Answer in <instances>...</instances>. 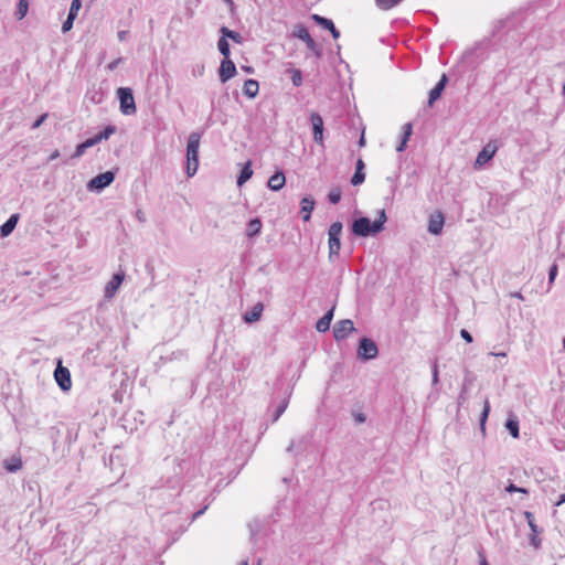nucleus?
Masks as SVG:
<instances>
[{
    "instance_id": "nucleus-30",
    "label": "nucleus",
    "mask_w": 565,
    "mask_h": 565,
    "mask_svg": "<svg viewBox=\"0 0 565 565\" xmlns=\"http://www.w3.org/2000/svg\"><path fill=\"white\" fill-rule=\"evenodd\" d=\"M29 10V1L28 0H20L17 8V19L22 20Z\"/></svg>"
},
{
    "instance_id": "nucleus-33",
    "label": "nucleus",
    "mask_w": 565,
    "mask_h": 565,
    "mask_svg": "<svg viewBox=\"0 0 565 565\" xmlns=\"http://www.w3.org/2000/svg\"><path fill=\"white\" fill-rule=\"evenodd\" d=\"M289 73H290L292 84L297 87L300 86L302 84L301 71L297 70V68H292L289 71Z\"/></svg>"
},
{
    "instance_id": "nucleus-37",
    "label": "nucleus",
    "mask_w": 565,
    "mask_h": 565,
    "mask_svg": "<svg viewBox=\"0 0 565 565\" xmlns=\"http://www.w3.org/2000/svg\"><path fill=\"white\" fill-rule=\"evenodd\" d=\"M328 199L330 203L337 204L341 200V191L339 189H333L329 192Z\"/></svg>"
},
{
    "instance_id": "nucleus-7",
    "label": "nucleus",
    "mask_w": 565,
    "mask_h": 565,
    "mask_svg": "<svg viewBox=\"0 0 565 565\" xmlns=\"http://www.w3.org/2000/svg\"><path fill=\"white\" fill-rule=\"evenodd\" d=\"M358 353L364 360L374 359L379 353L377 345L373 340L364 338L360 341Z\"/></svg>"
},
{
    "instance_id": "nucleus-36",
    "label": "nucleus",
    "mask_w": 565,
    "mask_h": 565,
    "mask_svg": "<svg viewBox=\"0 0 565 565\" xmlns=\"http://www.w3.org/2000/svg\"><path fill=\"white\" fill-rule=\"evenodd\" d=\"M81 8H82L81 0H72L68 15L76 18Z\"/></svg>"
},
{
    "instance_id": "nucleus-6",
    "label": "nucleus",
    "mask_w": 565,
    "mask_h": 565,
    "mask_svg": "<svg viewBox=\"0 0 565 565\" xmlns=\"http://www.w3.org/2000/svg\"><path fill=\"white\" fill-rule=\"evenodd\" d=\"M54 377L63 391H68L72 387L71 372L67 367L63 366L61 362H58L54 371Z\"/></svg>"
},
{
    "instance_id": "nucleus-43",
    "label": "nucleus",
    "mask_w": 565,
    "mask_h": 565,
    "mask_svg": "<svg viewBox=\"0 0 565 565\" xmlns=\"http://www.w3.org/2000/svg\"><path fill=\"white\" fill-rule=\"evenodd\" d=\"M46 118H47V114H43L38 120L34 121V124L32 125V128L33 129L39 128Z\"/></svg>"
},
{
    "instance_id": "nucleus-52",
    "label": "nucleus",
    "mask_w": 565,
    "mask_h": 565,
    "mask_svg": "<svg viewBox=\"0 0 565 565\" xmlns=\"http://www.w3.org/2000/svg\"><path fill=\"white\" fill-rule=\"evenodd\" d=\"M358 420H359V422H363V420H364V418H363L362 416H358Z\"/></svg>"
},
{
    "instance_id": "nucleus-3",
    "label": "nucleus",
    "mask_w": 565,
    "mask_h": 565,
    "mask_svg": "<svg viewBox=\"0 0 565 565\" xmlns=\"http://www.w3.org/2000/svg\"><path fill=\"white\" fill-rule=\"evenodd\" d=\"M116 128L114 126H107L102 132L98 135L86 139L84 142L79 143L76 149L74 157H81L85 153L86 149L97 145L102 140L108 139L113 134H115Z\"/></svg>"
},
{
    "instance_id": "nucleus-35",
    "label": "nucleus",
    "mask_w": 565,
    "mask_h": 565,
    "mask_svg": "<svg viewBox=\"0 0 565 565\" xmlns=\"http://www.w3.org/2000/svg\"><path fill=\"white\" fill-rule=\"evenodd\" d=\"M489 413H490V403H489L488 399H486L484 404H483V409H482L481 418H480V425H481L482 429L484 428V424L487 422Z\"/></svg>"
},
{
    "instance_id": "nucleus-41",
    "label": "nucleus",
    "mask_w": 565,
    "mask_h": 565,
    "mask_svg": "<svg viewBox=\"0 0 565 565\" xmlns=\"http://www.w3.org/2000/svg\"><path fill=\"white\" fill-rule=\"evenodd\" d=\"M539 534H533L531 535V543L532 545L535 547V548H539L540 545H541V539L537 536Z\"/></svg>"
},
{
    "instance_id": "nucleus-48",
    "label": "nucleus",
    "mask_w": 565,
    "mask_h": 565,
    "mask_svg": "<svg viewBox=\"0 0 565 565\" xmlns=\"http://www.w3.org/2000/svg\"><path fill=\"white\" fill-rule=\"evenodd\" d=\"M60 156L58 151H54L52 154H51V158L50 159H56L57 157Z\"/></svg>"
},
{
    "instance_id": "nucleus-22",
    "label": "nucleus",
    "mask_w": 565,
    "mask_h": 565,
    "mask_svg": "<svg viewBox=\"0 0 565 565\" xmlns=\"http://www.w3.org/2000/svg\"><path fill=\"white\" fill-rule=\"evenodd\" d=\"M301 213L303 221H309L311 216V212L315 207V201L311 198H303L300 202Z\"/></svg>"
},
{
    "instance_id": "nucleus-51",
    "label": "nucleus",
    "mask_w": 565,
    "mask_h": 565,
    "mask_svg": "<svg viewBox=\"0 0 565 565\" xmlns=\"http://www.w3.org/2000/svg\"><path fill=\"white\" fill-rule=\"evenodd\" d=\"M434 379H435V381H437V379H438V373H437V370H435V373H434Z\"/></svg>"
},
{
    "instance_id": "nucleus-54",
    "label": "nucleus",
    "mask_w": 565,
    "mask_h": 565,
    "mask_svg": "<svg viewBox=\"0 0 565 565\" xmlns=\"http://www.w3.org/2000/svg\"><path fill=\"white\" fill-rule=\"evenodd\" d=\"M241 565H248L247 562H243Z\"/></svg>"
},
{
    "instance_id": "nucleus-17",
    "label": "nucleus",
    "mask_w": 565,
    "mask_h": 565,
    "mask_svg": "<svg viewBox=\"0 0 565 565\" xmlns=\"http://www.w3.org/2000/svg\"><path fill=\"white\" fill-rule=\"evenodd\" d=\"M312 19L322 28L329 30L334 39H338L340 33L335 29L333 22L327 18L320 17L318 14H313Z\"/></svg>"
},
{
    "instance_id": "nucleus-42",
    "label": "nucleus",
    "mask_w": 565,
    "mask_h": 565,
    "mask_svg": "<svg viewBox=\"0 0 565 565\" xmlns=\"http://www.w3.org/2000/svg\"><path fill=\"white\" fill-rule=\"evenodd\" d=\"M460 335L463 340H466L468 343H471L472 342V335L466 330V329H462L460 331Z\"/></svg>"
},
{
    "instance_id": "nucleus-13",
    "label": "nucleus",
    "mask_w": 565,
    "mask_h": 565,
    "mask_svg": "<svg viewBox=\"0 0 565 565\" xmlns=\"http://www.w3.org/2000/svg\"><path fill=\"white\" fill-rule=\"evenodd\" d=\"M236 74V66L230 58H224L220 66V79L222 83H226L228 79L234 77Z\"/></svg>"
},
{
    "instance_id": "nucleus-10",
    "label": "nucleus",
    "mask_w": 565,
    "mask_h": 565,
    "mask_svg": "<svg viewBox=\"0 0 565 565\" xmlns=\"http://www.w3.org/2000/svg\"><path fill=\"white\" fill-rule=\"evenodd\" d=\"M497 150H498V147L494 142L487 143L482 148V150L479 152V154L476 159V162H475V167L480 168L483 164H486L488 161H490L494 157Z\"/></svg>"
},
{
    "instance_id": "nucleus-49",
    "label": "nucleus",
    "mask_w": 565,
    "mask_h": 565,
    "mask_svg": "<svg viewBox=\"0 0 565 565\" xmlns=\"http://www.w3.org/2000/svg\"><path fill=\"white\" fill-rule=\"evenodd\" d=\"M364 143H365V139H364V136L362 135L360 138V141H359V145L362 147V146H364Z\"/></svg>"
},
{
    "instance_id": "nucleus-25",
    "label": "nucleus",
    "mask_w": 565,
    "mask_h": 565,
    "mask_svg": "<svg viewBox=\"0 0 565 565\" xmlns=\"http://www.w3.org/2000/svg\"><path fill=\"white\" fill-rule=\"evenodd\" d=\"M262 312H263V305L257 303L254 306V308L250 311L245 313L244 319L246 322H249V323L255 322L260 318Z\"/></svg>"
},
{
    "instance_id": "nucleus-9",
    "label": "nucleus",
    "mask_w": 565,
    "mask_h": 565,
    "mask_svg": "<svg viewBox=\"0 0 565 565\" xmlns=\"http://www.w3.org/2000/svg\"><path fill=\"white\" fill-rule=\"evenodd\" d=\"M353 331L354 324L350 319L340 320L333 327V334L335 340H343Z\"/></svg>"
},
{
    "instance_id": "nucleus-26",
    "label": "nucleus",
    "mask_w": 565,
    "mask_h": 565,
    "mask_svg": "<svg viewBox=\"0 0 565 565\" xmlns=\"http://www.w3.org/2000/svg\"><path fill=\"white\" fill-rule=\"evenodd\" d=\"M412 132H413V127H412V124H405L403 126V138H402V141L399 143V146H397L396 150L397 151H403L407 145V141L408 139L411 138L412 136Z\"/></svg>"
},
{
    "instance_id": "nucleus-11",
    "label": "nucleus",
    "mask_w": 565,
    "mask_h": 565,
    "mask_svg": "<svg viewBox=\"0 0 565 565\" xmlns=\"http://www.w3.org/2000/svg\"><path fill=\"white\" fill-rule=\"evenodd\" d=\"M310 121L313 129V139L316 142L322 145L323 143V119L322 117L316 113L312 111L310 114Z\"/></svg>"
},
{
    "instance_id": "nucleus-19",
    "label": "nucleus",
    "mask_w": 565,
    "mask_h": 565,
    "mask_svg": "<svg viewBox=\"0 0 565 565\" xmlns=\"http://www.w3.org/2000/svg\"><path fill=\"white\" fill-rule=\"evenodd\" d=\"M285 183H286V178L281 171L276 172L268 180V186L273 191H278V190L282 189Z\"/></svg>"
},
{
    "instance_id": "nucleus-15",
    "label": "nucleus",
    "mask_w": 565,
    "mask_h": 565,
    "mask_svg": "<svg viewBox=\"0 0 565 565\" xmlns=\"http://www.w3.org/2000/svg\"><path fill=\"white\" fill-rule=\"evenodd\" d=\"M295 35L302 40L308 49L310 50H315L316 49V43L313 41V39L311 38V35L309 34L308 32V29L303 25H297L296 29H295Z\"/></svg>"
},
{
    "instance_id": "nucleus-29",
    "label": "nucleus",
    "mask_w": 565,
    "mask_h": 565,
    "mask_svg": "<svg viewBox=\"0 0 565 565\" xmlns=\"http://www.w3.org/2000/svg\"><path fill=\"white\" fill-rule=\"evenodd\" d=\"M524 518L525 520L527 521V524L532 531L533 534H539L541 532V530L539 529L536 522H535V518H534V514L530 511H525L524 512Z\"/></svg>"
},
{
    "instance_id": "nucleus-38",
    "label": "nucleus",
    "mask_w": 565,
    "mask_h": 565,
    "mask_svg": "<svg viewBox=\"0 0 565 565\" xmlns=\"http://www.w3.org/2000/svg\"><path fill=\"white\" fill-rule=\"evenodd\" d=\"M76 18L74 17H71V15H67V19L66 21L63 23L62 25V31L65 33V32H68L72 28H73V23H74V20Z\"/></svg>"
},
{
    "instance_id": "nucleus-14",
    "label": "nucleus",
    "mask_w": 565,
    "mask_h": 565,
    "mask_svg": "<svg viewBox=\"0 0 565 565\" xmlns=\"http://www.w3.org/2000/svg\"><path fill=\"white\" fill-rule=\"evenodd\" d=\"M444 215L441 212L431 214L428 222V232L434 235L440 234L444 227Z\"/></svg>"
},
{
    "instance_id": "nucleus-21",
    "label": "nucleus",
    "mask_w": 565,
    "mask_h": 565,
    "mask_svg": "<svg viewBox=\"0 0 565 565\" xmlns=\"http://www.w3.org/2000/svg\"><path fill=\"white\" fill-rule=\"evenodd\" d=\"M18 220H19L18 214L11 215L9 217V220L0 227L1 236L6 237V236L10 235L13 232V230L15 228Z\"/></svg>"
},
{
    "instance_id": "nucleus-44",
    "label": "nucleus",
    "mask_w": 565,
    "mask_h": 565,
    "mask_svg": "<svg viewBox=\"0 0 565 565\" xmlns=\"http://www.w3.org/2000/svg\"><path fill=\"white\" fill-rule=\"evenodd\" d=\"M556 274H557V266L556 265H553L550 269V281L552 282L555 277H556Z\"/></svg>"
},
{
    "instance_id": "nucleus-31",
    "label": "nucleus",
    "mask_w": 565,
    "mask_h": 565,
    "mask_svg": "<svg viewBox=\"0 0 565 565\" xmlns=\"http://www.w3.org/2000/svg\"><path fill=\"white\" fill-rule=\"evenodd\" d=\"M217 47L222 55H224L225 58H228L231 52H230V45L225 36H222L217 42Z\"/></svg>"
},
{
    "instance_id": "nucleus-4",
    "label": "nucleus",
    "mask_w": 565,
    "mask_h": 565,
    "mask_svg": "<svg viewBox=\"0 0 565 565\" xmlns=\"http://www.w3.org/2000/svg\"><path fill=\"white\" fill-rule=\"evenodd\" d=\"M117 96L119 98L120 111L124 115H134L137 111L132 90L128 87H120L117 89Z\"/></svg>"
},
{
    "instance_id": "nucleus-46",
    "label": "nucleus",
    "mask_w": 565,
    "mask_h": 565,
    "mask_svg": "<svg viewBox=\"0 0 565 565\" xmlns=\"http://www.w3.org/2000/svg\"><path fill=\"white\" fill-rule=\"evenodd\" d=\"M564 502H565V493H563V494H561V495H559V499H558V501L556 502V505H561V504H563Z\"/></svg>"
},
{
    "instance_id": "nucleus-2",
    "label": "nucleus",
    "mask_w": 565,
    "mask_h": 565,
    "mask_svg": "<svg viewBox=\"0 0 565 565\" xmlns=\"http://www.w3.org/2000/svg\"><path fill=\"white\" fill-rule=\"evenodd\" d=\"M385 220L384 211L381 212L380 218L373 223H371L367 217H360L353 222L352 232L358 236H367L370 234L377 233L383 228Z\"/></svg>"
},
{
    "instance_id": "nucleus-40",
    "label": "nucleus",
    "mask_w": 565,
    "mask_h": 565,
    "mask_svg": "<svg viewBox=\"0 0 565 565\" xmlns=\"http://www.w3.org/2000/svg\"><path fill=\"white\" fill-rule=\"evenodd\" d=\"M22 467V462L20 459H13V462L7 466V469L10 471H17Z\"/></svg>"
},
{
    "instance_id": "nucleus-16",
    "label": "nucleus",
    "mask_w": 565,
    "mask_h": 565,
    "mask_svg": "<svg viewBox=\"0 0 565 565\" xmlns=\"http://www.w3.org/2000/svg\"><path fill=\"white\" fill-rule=\"evenodd\" d=\"M447 83V76L444 74L436 86L429 92L428 105L433 106L434 103L440 97Z\"/></svg>"
},
{
    "instance_id": "nucleus-1",
    "label": "nucleus",
    "mask_w": 565,
    "mask_h": 565,
    "mask_svg": "<svg viewBox=\"0 0 565 565\" xmlns=\"http://www.w3.org/2000/svg\"><path fill=\"white\" fill-rule=\"evenodd\" d=\"M201 136L198 132H192L189 136L186 146V174L193 177L199 167V148Z\"/></svg>"
},
{
    "instance_id": "nucleus-39",
    "label": "nucleus",
    "mask_w": 565,
    "mask_h": 565,
    "mask_svg": "<svg viewBox=\"0 0 565 565\" xmlns=\"http://www.w3.org/2000/svg\"><path fill=\"white\" fill-rule=\"evenodd\" d=\"M507 492H522V493H527V490L524 489V488H520V487H516L515 484L513 483H510L508 487H507Z\"/></svg>"
},
{
    "instance_id": "nucleus-27",
    "label": "nucleus",
    "mask_w": 565,
    "mask_h": 565,
    "mask_svg": "<svg viewBox=\"0 0 565 565\" xmlns=\"http://www.w3.org/2000/svg\"><path fill=\"white\" fill-rule=\"evenodd\" d=\"M505 427L513 438H519V422L516 417H510L505 423Z\"/></svg>"
},
{
    "instance_id": "nucleus-23",
    "label": "nucleus",
    "mask_w": 565,
    "mask_h": 565,
    "mask_svg": "<svg viewBox=\"0 0 565 565\" xmlns=\"http://www.w3.org/2000/svg\"><path fill=\"white\" fill-rule=\"evenodd\" d=\"M363 169H364V162L362 159H359L356 162L355 173L353 174V177L351 179V183L353 185H359L364 182L365 174L363 172Z\"/></svg>"
},
{
    "instance_id": "nucleus-28",
    "label": "nucleus",
    "mask_w": 565,
    "mask_h": 565,
    "mask_svg": "<svg viewBox=\"0 0 565 565\" xmlns=\"http://www.w3.org/2000/svg\"><path fill=\"white\" fill-rule=\"evenodd\" d=\"M262 230V222L259 218H253L252 221H249L248 223V230H247V235L249 237L258 234Z\"/></svg>"
},
{
    "instance_id": "nucleus-5",
    "label": "nucleus",
    "mask_w": 565,
    "mask_h": 565,
    "mask_svg": "<svg viewBox=\"0 0 565 565\" xmlns=\"http://www.w3.org/2000/svg\"><path fill=\"white\" fill-rule=\"evenodd\" d=\"M342 233V223L341 222H334L330 225L328 235V245H329V257L332 258L333 256H338L341 243H340V236Z\"/></svg>"
},
{
    "instance_id": "nucleus-34",
    "label": "nucleus",
    "mask_w": 565,
    "mask_h": 565,
    "mask_svg": "<svg viewBox=\"0 0 565 565\" xmlns=\"http://www.w3.org/2000/svg\"><path fill=\"white\" fill-rule=\"evenodd\" d=\"M379 8L388 10L398 4L402 0H375Z\"/></svg>"
},
{
    "instance_id": "nucleus-55",
    "label": "nucleus",
    "mask_w": 565,
    "mask_h": 565,
    "mask_svg": "<svg viewBox=\"0 0 565 565\" xmlns=\"http://www.w3.org/2000/svg\"><path fill=\"white\" fill-rule=\"evenodd\" d=\"M563 92H564V95H565V83H564Z\"/></svg>"
},
{
    "instance_id": "nucleus-32",
    "label": "nucleus",
    "mask_w": 565,
    "mask_h": 565,
    "mask_svg": "<svg viewBox=\"0 0 565 565\" xmlns=\"http://www.w3.org/2000/svg\"><path fill=\"white\" fill-rule=\"evenodd\" d=\"M221 32H222L223 36L230 38L231 40L235 41L236 43H241V41H242V36L239 33L232 31V30L227 29L226 26H223L221 29Z\"/></svg>"
},
{
    "instance_id": "nucleus-47",
    "label": "nucleus",
    "mask_w": 565,
    "mask_h": 565,
    "mask_svg": "<svg viewBox=\"0 0 565 565\" xmlns=\"http://www.w3.org/2000/svg\"><path fill=\"white\" fill-rule=\"evenodd\" d=\"M490 354L493 356H502V358L507 356L505 352H491Z\"/></svg>"
},
{
    "instance_id": "nucleus-12",
    "label": "nucleus",
    "mask_w": 565,
    "mask_h": 565,
    "mask_svg": "<svg viewBox=\"0 0 565 565\" xmlns=\"http://www.w3.org/2000/svg\"><path fill=\"white\" fill-rule=\"evenodd\" d=\"M125 279V274L122 271L117 273L113 276V278L108 281V284L105 287V298L111 299L117 290L119 289L120 285L122 284Z\"/></svg>"
},
{
    "instance_id": "nucleus-20",
    "label": "nucleus",
    "mask_w": 565,
    "mask_h": 565,
    "mask_svg": "<svg viewBox=\"0 0 565 565\" xmlns=\"http://www.w3.org/2000/svg\"><path fill=\"white\" fill-rule=\"evenodd\" d=\"M334 308H331L322 318L317 321L316 329L319 332H326L330 328L331 320L333 318Z\"/></svg>"
},
{
    "instance_id": "nucleus-18",
    "label": "nucleus",
    "mask_w": 565,
    "mask_h": 565,
    "mask_svg": "<svg viewBox=\"0 0 565 565\" xmlns=\"http://www.w3.org/2000/svg\"><path fill=\"white\" fill-rule=\"evenodd\" d=\"M259 92V84L256 79H246L243 86V93L248 98H254Z\"/></svg>"
},
{
    "instance_id": "nucleus-8",
    "label": "nucleus",
    "mask_w": 565,
    "mask_h": 565,
    "mask_svg": "<svg viewBox=\"0 0 565 565\" xmlns=\"http://www.w3.org/2000/svg\"><path fill=\"white\" fill-rule=\"evenodd\" d=\"M115 179V174L111 171H106L93 178L88 182L89 190H102L108 186Z\"/></svg>"
},
{
    "instance_id": "nucleus-50",
    "label": "nucleus",
    "mask_w": 565,
    "mask_h": 565,
    "mask_svg": "<svg viewBox=\"0 0 565 565\" xmlns=\"http://www.w3.org/2000/svg\"><path fill=\"white\" fill-rule=\"evenodd\" d=\"M512 296L518 298V299H523V296L520 292H515Z\"/></svg>"
},
{
    "instance_id": "nucleus-24",
    "label": "nucleus",
    "mask_w": 565,
    "mask_h": 565,
    "mask_svg": "<svg viewBox=\"0 0 565 565\" xmlns=\"http://www.w3.org/2000/svg\"><path fill=\"white\" fill-rule=\"evenodd\" d=\"M253 175V170H252V161L248 160L244 168L242 169V172L237 179V184L239 186H242L245 182H247Z\"/></svg>"
},
{
    "instance_id": "nucleus-45",
    "label": "nucleus",
    "mask_w": 565,
    "mask_h": 565,
    "mask_svg": "<svg viewBox=\"0 0 565 565\" xmlns=\"http://www.w3.org/2000/svg\"><path fill=\"white\" fill-rule=\"evenodd\" d=\"M480 565H488L487 558L482 553H479Z\"/></svg>"
},
{
    "instance_id": "nucleus-53",
    "label": "nucleus",
    "mask_w": 565,
    "mask_h": 565,
    "mask_svg": "<svg viewBox=\"0 0 565 565\" xmlns=\"http://www.w3.org/2000/svg\"><path fill=\"white\" fill-rule=\"evenodd\" d=\"M563 348H564V350H565V339L563 340Z\"/></svg>"
}]
</instances>
